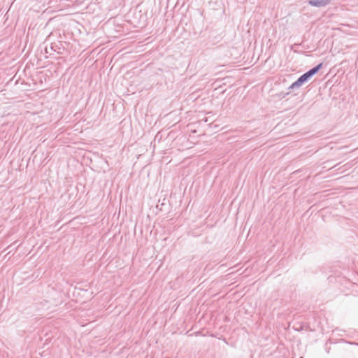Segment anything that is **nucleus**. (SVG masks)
Wrapping results in <instances>:
<instances>
[{
  "label": "nucleus",
  "instance_id": "f257e3e1",
  "mask_svg": "<svg viewBox=\"0 0 358 358\" xmlns=\"http://www.w3.org/2000/svg\"><path fill=\"white\" fill-rule=\"evenodd\" d=\"M321 66H322V64H320L316 67L313 68V69L310 70L309 71H308L307 73H306L305 74L301 76L297 80V81H296L293 84V86H299V85H301L303 83L306 81L310 76H312L313 75L319 71V69L321 68Z\"/></svg>",
  "mask_w": 358,
  "mask_h": 358
},
{
  "label": "nucleus",
  "instance_id": "f03ea898",
  "mask_svg": "<svg viewBox=\"0 0 358 358\" xmlns=\"http://www.w3.org/2000/svg\"><path fill=\"white\" fill-rule=\"evenodd\" d=\"M329 0H312L310 3L315 6H322L326 5Z\"/></svg>",
  "mask_w": 358,
  "mask_h": 358
}]
</instances>
